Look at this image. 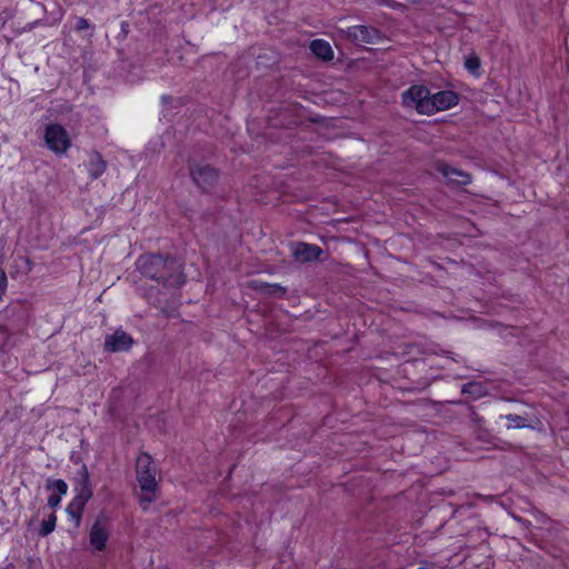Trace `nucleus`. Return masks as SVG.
<instances>
[{"label": "nucleus", "mask_w": 569, "mask_h": 569, "mask_svg": "<svg viewBox=\"0 0 569 569\" xmlns=\"http://www.w3.org/2000/svg\"><path fill=\"white\" fill-rule=\"evenodd\" d=\"M136 268L141 276L157 281L164 288H179L186 281L181 264L171 254H141L136 262Z\"/></svg>", "instance_id": "f257e3e1"}, {"label": "nucleus", "mask_w": 569, "mask_h": 569, "mask_svg": "<svg viewBox=\"0 0 569 569\" xmlns=\"http://www.w3.org/2000/svg\"><path fill=\"white\" fill-rule=\"evenodd\" d=\"M136 475L139 483L141 496L139 505L142 509H148L149 505L157 498L158 482L156 480V468L153 467L152 457L142 452L136 461Z\"/></svg>", "instance_id": "f03ea898"}, {"label": "nucleus", "mask_w": 569, "mask_h": 569, "mask_svg": "<svg viewBox=\"0 0 569 569\" xmlns=\"http://www.w3.org/2000/svg\"><path fill=\"white\" fill-rule=\"evenodd\" d=\"M188 170L192 182L202 192H210L220 178V171L209 163L192 160L188 162Z\"/></svg>", "instance_id": "7ed1b4c3"}, {"label": "nucleus", "mask_w": 569, "mask_h": 569, "mask_svg": "<svg viewBox=\"0 0 569 569\" xmlns=\"http://www.w3.org/2000/svg\"><path fill=\"white\" fill-rule=\"evenodd\" d=\"M430 90L422 84L411 86L401 93V103L405 107H413L418 113L429 116Z\"/></svg>", "instance_id": "20e7f679"}, {"label": "nucleus", "mask_w": 569, "mask_h": 569, "mask_svg": "<svg viewBox=\"0 0 569 569\" xmlns=\"http://www.w3.org/2000/svg\"><path fill=\"white\" fill-rule=\"evenodd\" d=\"M44 141L48 148L57 154L66 153L71 146L67 130L59 123H51L46 127Z\"/></svg>", "instance_id": "39448f33"}, {"label": "nucleus", "mask_w": 569, "mask_h": 569, "mask_svg": "<svg viewBox=\"0 0 569 569\" xmlns=\"http://www.w3.org/2000/svg\"><path fill=\"white\" fill-rule=\"evenodd\" d=\"M108 522L109 517L104 510H101L93 522L90 533H89V540L90 545L99 551H102L106 549V543L109 538V530H108Z\"/></svg>", "instance_id": "423d86ee"}, {"label": "nucleus", "mask_w": 569, "mask_h": 569, "mask_svg": "<svg viewBox=\"0 0 569 569\" xmlns=\"http://www.w3.org/2000/svg\"><path fill=\"white\" fill-rule=\"evenodd\" d=\"M133 345V338L122 329H118L112 335L106 336L103 348L106 352L113 353L128 351Z\"/></svg>", "instance_id": "0eeeda50"}, {"label": "nucleus", "mask_w": 569, "mask_h": 569, "mask_svg": "<svg viewBox=\"0 0 569 569\" xmlns=\"http://www.w3.org/2000/svg\"><path fill=\"white\" fill-rule=\"evenodd\" d=\"M460 102V94L451 90H442L431 96L429 116L448 110Z\"/></svg>", "instance_id": "6e6552de"}, {"label": "nucleus", "mask_w": 569, "mask_h": 569, "mask_svg": "<svg viewBox=\"0 0 569 569\" xmlns=\"http://www.w3.org/2000/svg\"><path fill=\"white\" fill-rule=\"evenodd\" d=\"M322 254L323 250L313 243L299 241L292 246V257L296 261L301 263L320 261Z\"/></svg>", "instance_id": "1a4fd4ad"}, {"label": "nucleus", "mask_w": 569, "mask_h": 569, "mask_svg": "<svg viewBox=\"0 0 569 569\" xmlns=\"http://www.w3.org/2000/svg\"><path fill=\"white\" fill-rule=\"evenodd\" d=\"M347 34L356 43L372 44L381 38L379 29L361 24L349 27Z\"/></svg>", "instance_id": "9d476101"}, {"label": "nucleus", "mask_w": 569, "mask_h": 569, "mask_svg": "<svg viewBox=\"0 0 569 569\" xmlns=\"http://www.w3.org/2000/svg\"><path fill=\"white\" fill-rule=\"evenodd\" d=\"M436 168L447 179L448 183L467 186L471 182V176L469 173L453 168L446 162H438Z\"/></svg>", "instance_id": "9b49d317"}, {"label": "nucleus", "mask_w": 569, "mask_h": 569, "mask_svg": "<svg viewBox=\"0 0 569 569\" xmlns=\"http://www.w3.org/2000/svg\"><path fill=\"white\" fill-rule=\"evenodd\" d=\"M74 491L77 497H82L87 500H90L93 496L90 475L86 463L81 465L80 470L74 477Z\"/></svg>", "instance_id": "f8f14e48"}, {"label": "nucleus", "mask_w": 569, "mask_h": 569, "mask_svg": "<svg viewBox=\"0 0 569 569\" xmlns=\"http://www.w3.org/2000/svg\"><path fill=\"white\" fill-rule=\"evenodd\" d=\"M249 287L256 292L267 297L283 298L287 295V288L279 283H268L260 280H251L249 282Z\"/></svg>", "instance_id": "ddd939ff"}, {"label": "nucleus", "mask_w": 569, "mask_h": 569, "mask_svg": "<svg viewBox=\"0 0 569 569\" xmlns=\"http://www.w3.org/2000/svg\"><path fill=\"white\" fill-rule=\"evenodd\" d=\"M3 315L6 319H16L18 326H22L26 323L27 318L29 316L28 309L22 302L10 303L4 310Z\"/></svg>", "instance_id": "4468645a"}, {"label": "nucleus", "mask_w": 569, "mask_h": 569, "mask_svg": "<svg viewBox=\"0 0 569 569\" xmlns=\"http://www.w3.org/2000/svg\"><path fill=\"white\" fill-rule=\"evenodd\" d=\"M107 168V162L98 151H92L88 162V172L91 179L96 180L103 174Z\"/></svg>", "instance_id": "2eb2a0df"}, {"label": "nucleus", "mask_w": 569, "mask_h": 569, "mask_svg": "<svg viewBox=\"0 0 569 569\" xmlns=\"http://www.w3.org/2000/svg\"><path fill=\"white\" fill-rule=\"evenodd\" d=\"M310 51L317 57L325 61L333 59V51L330 43L322 39H316L310 42Z\"/></svg>", "instance_id": "dca6fc26"}, {"label": "nucleus", "mask_w": 569, "mask_h": 569, "mask_svg": "<svg viewBox=\"0 0 569 569\" xmlns=\"http://www.w3.org/2000/svg\"><path fill=\"white\" fill-rule=\"evenodd\" d=\"M89 500L77 497L72 499V501L67 506V513L76 521V526L79 527L82 518V513L84 510V507Z\"/></svg>", "instance_id": "f3484780"}, {"label": "nucleus", "mask_w": 569, "mask_h": 569, "mask_svg": "<svg viewBox=\"0 0 569 569\" xmlns=\"http://www.w3.org/2000/svg\"><path fill=\"white\" fill-rule=\"evenodd\" d=\"M503 418L509 422L508 429L532 428L531 421L528 420L526 417L509 413V415L503 416Z\"/></svg>", "instance_id": "a211bd4d"}, {"label": "nucleus", "mask_w": 569, "mask_h": 569, "mask_svg": "<svg viewBox=\"0 0 569 569\" xmlns=\"http://www.w3.org/2000/svg\"><path fill=\"white\" fill-rule=\"evenodd\" d=\"M465 67L471 74L478 76L480 73L481 61L476 53H471L466 58Z\"/></svg>", "instance_id": "6ab92c4d"}, {"label": "nucleus", "mask_w": 569, "mask_h": 569, "mask_svg": "<svg viewBox=\"0 0 569 569\" xmlns=\"http://www.w3.org/2000/svg\"><path fill=\"white\" fill-rule=\"evenodd\" d=\"M56 521H57V517L56 515L52 512L51 515H49L48 519L47 520H43L42 523H41V528L39 530V535L41 537H47L49 536L56 528Z\"/></svg>", "instance_id": "aec40b11"}, {"label": "nucleus", "mask_w": 569, "mask_h": 569, "mask_svg": "<svg viewBox=\"0 0 569 569\" xmlns=\"http://www.w3.org/2000/svg\"><path fill=\"white\" fill-rule=\"evenodd\" d=\"M46 488L48 490L54 489L57 491L56 495H60V497L66 495L68 491V485L62 479H57V480L48 479Z\"/></svg>", "instance_id": "412c9836"}, {"label": "nucleus", "mask_w": 569, "mask_h": 569, "mask_svg": "<svg viewBox=\"0 0 569 569\" xmlns=\"http://www.w3.org/2000/svg\"><path fill=\"white\" fill-rule=\"evenodd\" d=\"M16 263L18 267L23 268L26 273H29L33 268V262L26 256H19L16 259Z\"/></svg>", "instance_id": "4be33fe9"}, {"label": "nucleus", "mask_w": 569, "mask_h": 569, "mask_svg": "<svg viewBox=\"0 0 569 569\" xmlns=\"http://www.w3.org/2000/svg\"><path fill=\"white\" fill-rule=\"evenodd\" d=\"M480 383L476 382V381H471V382H468V383H465L461 388V392L462 393H468V395H476L478 393L476 389H480Z\"/></svg>", "instance_id": "5701e85b"}, {"label": "nucleus", "mask_w": 569, "mask_h": 569, "mask_svg": "<svg viewBox=\"0 0 569 569\" xmlns=\"http://www.w3.org/2000/svg\"><path fill=\"white\" fill-rule=\"evenodd\" d=\"M7 286H8V279H7L6 271L0 267V300L2 299V297L6 293Z\"/></svg>", "instance_id": "b1692460"}, {"label": "nucleus", "mask_w": 569, "mask_h": 569, "mask_svg": "<svg viewBox=\"0 0 569 569\" xmlns=\"http://www.w3.org/2000/svg\"><path fill=\"white\" fill-rule=\"evenodd\" d=\"M89 27H90V23L86 18H82V17L77 18L76 26H74L76 31H82V30L88 29Z\"/></svg>", "instance_id": "393cba45"}, {"label": "nucleus", "mask_w": 569, "mask_h": 569, "mask_svg": "<svg viewBox=\"0 0 569 569\" xmlns=\"http://www.w3.org/2000/svg\"><path fill=\"white\" fill-rule=\"evenodd\" d=\"M60 501H61L60 495L52 493L48 498V506L51 508H56L57 506H59Z\"/></svg>", "instance_id": "a878e982"}, {"label": "nucleus", "mask_w": 569, "mask_h": 569, "mask_svg": "<svg viewBox=\"0 0 569 569\" xmlns=\"http://www.w3.org/2000/svg\"><path fill=\"white\" fill-rule=\"evenodd\" d=\"M308 120L311 122V123H322L325 118L321 117L320 114H315V116H311L308 118Z\"/></svg>", "instance_id": "bb28decb"}, {"label": "nucleus", "mask_w": 569, "mask_h": 569, "mask_svg": "<svg viewBox=\"0 0 569 569\" xmlns=\"http://www.w3.org/2000/svg\"><path fill=\"white\" fill-rule=\"evenodd\" d=\"M129 22L128 21H123L121 23V33L126 37L128 33H129Z\"/></svg>", "instance_id": "cd10ccee"}, {"label": "nucleus", "mask_w": 569, "mask_h": 569, "mask_svg": "<svg viewBox=\"0 0 569 569\" xmlns=\"http://www.w3.org/2000/svg\"><path fill=\"white\" fill-rule=\"evenodd\" d=\"M170 100H171V97H169V96H163L162 97V102L163 103H168Z\"/></svg>", "instance_id": "c85d7f7f"}, {"label": "nucleus", "mask_w": 569, "mask_h": 569, "mask_svg": "<svg viewBox=\"0 0 569 569\" xmlns=\"http://www.w3.org/2000/svg\"><path fill=\"white\" fill-rule=\"evenodd\" d=\"M0 331L3 332V333H7L8 332V328L3 325H0Z\"/></svg>", "instance_id": "c756f323"}, {"label": "nucleus", "mask_w": 569, "mask_h": 569, "mask_svg": "<svg viewBox=\"0 0 569 569\" xmlns=\"http://www.w3.org/2000/svg\"><path fill=\"white\" fill-rule=\"evenodd\" d=\"M71 459L74 460L76 463L80 462V459L79 458L74 459V456H71Z\"/></svg>", "instance_id": "7c9ffc66"}, {"label": "nucleus", "mask_w": 569, "mask_h": 569, "mask_svg": "<svg viewBox=\"0 0 569 569\" xmlns=\"http://www.w3.org/2000/svg\"><path fill=\"white\" fill-rule=\"evenodd\" d=\"M418 569H435L433 566L430 567H419Z\"/></svg>", "instance_id": "2f4dec72"}]
</instances>
